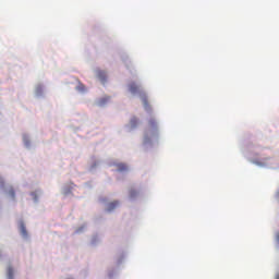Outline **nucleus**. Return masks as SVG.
Segmentation results:
<instances>
[{
  "mask_svg": "<svg viewBox=\"0 0 279 279\" xmlns=\"http://www.w3.org/2000/svg\"><path fill=\"white\" fill-rule=\"evenodd\" d=\"M129 90L132 93V95H136L141 93V86L136 85V83H130L129 84Z\"/></svg>",
  "mask_w": 279,
  "mask_h": 279,
  "instance_id": "f257e3e1",
  "label": "nucleus"
},
{
  "mask_svg": "<svg viewBox=\"0 0 279 279\" xmlns=\"http://www.w3.org/2000/svg\"><path fill=\"white\" fill-rule=\"evenodd\" d=\"M118 206H119V202H117V201L111 202L107 206V211L112 213V210H114V208H117Z\"/></svg>",
  "mask_w": 279,
  "mask_h": 279,
  "instance_id": "f03ea898",
  "label": "nucleus"
},
{
  "mask_svg": "<svg viewBox=\"0 0 279 279\" xmlns=\"http://www.w3.org/2000/svg\"><path fill=\"white\" fill-rule=\"evenodd\" d=\"M97 77H98V80H100V82H102V84H104V82H106V78H107L106 72H104V71H101V70H98V71H97Z\"/></svg>",
  "mask_w": 279,
  "mask_h": 279,
  "instance_id": "7ed1b4c3",
  "label": "nucleus"
},
{
  "mask_svg": "<svg viewBox=\"0 0 279 279\" xmlns=\"http://www.w3.org/2000/svg\"><path fill=\"white\" fill-rule=\"evenodd\" d=\"M117 169L118 171L122 172V171H128V165L125 163H118L117 165Z\"/></svg>",
  "mask_w": 279,
  "mask_h": 279,
  "instance_id": "20e7f679",
  "label": "nucleus"
},
{
  "mask_svg": "<svg viewBox=\"0 0 279 279\" xmlns=\"http://www.w3.org/2000/svg\"><path fill=\"white\" fill-rule=\"evenodd\" d=\"M8 278L14 279V268H12V267L8 268Z\"/></svg>",
  "mask_w": 279,
  "mask_h": 279,
  "instance_id": "39448f33",
  "label": "nucleus"
},
{
  "mask_svg": "<svg viewBox=\"0 0 279 279\" xmlns=\"http://www.w3.org/2000/svg\"><path fill=\"white\" fill-rule=\"evenodd\" d=\"M20 230H21V234H23L24 236H27V229L25 228L24 223L20 226Z\"/></svg>",
  "mask_w": 279,
  "mask_h": 279,
  "instance_id": "423d86ee",
  "label": "nucleus"
},
{
  "mask_svg": "<svg viewBox=\"0 0 279 279\" xmlns=\"http://www.w3.org/2000/svg\"><path fill=\"white\" fill-rule=\"evenodd\" d=\"M136 125H138V119L132 118L131 119V128H136Z\"/></svg>",
  "mask_w": 279,
  "mask_h": 279,
  "instance_id": "0eeeda50",
  "label": "nucleus"
},
{
  "mask_svg": "<svg viewBox=\"0 0 279 279\" xmlns=\"http://www.w3.org/2000/svg\"><path fill=\"white\" fill-rule=\"evenodd\" d=\"M9 195L12 199H14L16 197V193L14 192V189L13 187H10L9 190Z\"/></svg>",
  "mask_w": 279,
  "mask_h": 279,
  "instance_id": "6e6552de",
  "label": "nucleus"
},
{
  "mask_svg": "<svg viewBox=\"0 0 279 279\" xmlns=\"http://www.w3.org/2000/svg\"><path fill=\"white\" fill-rule=\"evenodd\" d=\"M129 195L131 198H134L136 195H138V192L136 190H130Z\"/></svg>",
  "mask_w": 279,
  "mask_h": 279,
  "instance_id": "1a4fd4ad",
  "label": "nucleus"
},
{
  "mask_svg": "<svg viewBox=\"0 0 279 279\" xmlns=\"http://www.w3.org/2000/svg\"><path fill=\"white\" fill-rule=\"evenodd\" d=\"M144 142L149 143V131L145 132Z\"/></svg>",
  "mask_w": 279,
  "mask_h": 279,
  "instance_id": "9d476101",
  "label": "nucleus"
},
{
  "mask_svg": "<svg viewBox=\"0 0 279 279\" xmlns=\"http://www.w3.org/2000/svg\"><path fill=\"white\" fill-rule=\"evenodd\" d=\"M149 125L153 128V130H156V120H150Z\"/></svg>",
  "mask_w": 279,
  "mask_h": 279,
  "instance_id": "9b49d317",
  "label": "nucleus"
},
{
  "mask_svg": "<svg viewBox=\"0 0 279 279\" xmlns=\"http://www.w3.org/2000/svg\"><path fill=\"white\" fill-rule=\"evenodd\" d=\"M142 101H143L144 106L147 108V96L146 95L142 96Z\"/></svg>",
  "mask_w": 279,
  "mask_h": 279,
  "instance_id": "f8f14e48",
  "label": "nucleus"
},
{
  "mask_svg": "<svg viewBox=\"0 0 279 279\" xmlns=\"http://www.w3.org/2000/svg\"><path fill=\"white\" fill-rule=\"evenodd\" d=\"M105 101H106V100L102 99V100H100V104H104Z\"/></svg>",
  "mask_w": 279,
  "mask_h": 279,
  "instance_id": "ddd939ff",
  "label": "nucleus"
},
{
  "mask_svg": "<svg viewBox=\"0 0 279 279\" xmlns=\"http://www.w3.org/2000/svg\"><path fill=\"white\" fill-rule=\"evenodd\" d=\"M276 279H279V275H277Z\"/></svg>",
  "mask_w": 279,
  "mask_h": 279,
  "instance_id": "4468645a",
  "label": "nucleus"
}]
</instances>
